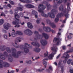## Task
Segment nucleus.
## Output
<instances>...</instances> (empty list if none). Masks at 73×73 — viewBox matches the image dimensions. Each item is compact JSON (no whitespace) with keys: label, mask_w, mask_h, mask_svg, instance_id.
Returning <instances> with one entry per match:
<instances>
[{"label":"nucleus","mask_w":73,"mask_h":73,"mask_svg":"<svg viewBox=\"0 0 73 73\" xmlns=\"http://www.w3.org/2000/svg\"><path fill=\"white\" fill-rule=\"evenodd\" d=\"M38 7L39 9L38 10V11L40 13H41V15L44 17H48V16H49L50 17L54 18L55 17L54 13L57 12L58 11L56 9L57 8V5H54L53 7L55 9H53L51 10V13H48V15L44 14V12L43 11V10H44L46 8L45 6H44L43 4H40Z\"/></svg>","instance_id":"nucleus-1"},{"label":"nucleus","mask_w":73,"mask_h":73,"mask_svg":"<svg viewBox=\"0 0 73 73\" xmlns=\"http://www.w3.org/2000/svg\"><path fill=\"white\" fill-rule=\"evenodd\" d=\"M59 10L60 11H62V12L58 14L57 15V17H61L62 16H64L65 17V19L63 20L62 21V23H66V21L67 20L68 18H69V14H68V12H67L66 14V9H64V8L63 7V6L62 5H61L60 6L59 8Z\"/></svg>","instance_id":"nucleus-2"},{"label":"nucleus","mask_w":73,"mask_h":73,"mask_svg":"<svg viewBox=\"0 0 73 73\" xmlns=\"http://www.w3.org/2000/svg\"><path fill=\"white\" fill-rule=\"evenodd\" d=\"M11 49L12 52V55L13 57H15V58H18L19 56L20 55V54L21 53H23L24 52L23 51H19L16 53V50L14 48H12Z\"/></svg>","instance_id":"nucleus-3"},{"label":"nucleus","mask_w":73,"mask_h":73,"mask_svg":"<svg viewBox=\"0 0 73 73\" xmlns=\"http://www.w3.org/2000/svg\"><path fill=\"white\" fill-rule=\"evenodd\" d=\"M15 17L16 20L15 21H13L12 23L13 25H16V26H15V28H16L17 26V25H19V24H21V22L20 20L17 19L20 18V16L19 15L17 14H16L15 15Z\"/></svg>","instance_id":"nucleus-4"},{"label":"nucleus","mask_w":73,"mask_h":73,"mask_svg":"<svg viewBox=\"0 0 73 73\" xmlns=\"http://www.w3.org/2000/svg\"><path fill=\"white\" fill-rule=\"evenodd\" d=\"M56 49H57V48L56 46L51 47V50H52L53 52L48 56V58L49 59H50V60L52 59V57H54V55L56 54V52L57 51V50H56Z\"/></svg>","instance_id":"nucleus-5"},{"label":"nucleus","mask_w":73,"mask_h":73,"mask_svg":"<svg viewBox=\"0 0 73 73\" xmlns=\"http://www.w3.org/2000/svg\"><path fill=\"white\" fill-rule=\"evenodd\" d=\"M9 66V64L6 62H3L1 60H0V68H7Z\"/></svg>","instance_id":"nucleus-6"},{"label":"nucleus","mask_w":73,"mask_h":73,"mask_svg":"<svg viewBox=\"0 0 73 73\" xmlns=\"http://www.w3.org/2000/svg\"><path fill=\"white\" fill-rule=\"evenodd\" d=\"M21 40L20 39V38L19 37H17L15 39V45L14 44H13V45L16 48H19L20 47L19 44H17V43H18L19 42H21Z\"/></svg>","instance_id":"nucleus-7"},{"label":"nucleus","mask_w":73,"mask_h":73,"mask_svg":"<svg viewBox=\"0 0 73 73\" xmlns=\"http://www.w3.org/2000/svg\"><path fill=\"white\" fill-rule=\"evenodd\" d=\"M43 29L45 31V32H52V33H55V31L53 30L52 29L51 30L50 28L49 27H43Z\"/></svg>","instance_id":"nucleus-8"},{"label":"nucleus","mask_w":73,"mask_h":73,"mask_svg":"<svg viewBox=\"0 0 73 73\" xmlns=\"http://www.w3.org/2000/svg\"><path fill=\"white\" fill-rule=\"evenodd\" d=\"M4 56H6V57H7L8 56V53L6 51H5L3 52V54L2 53L0 54V58L2 59V60H5V57Z\"/></svg>","instance_id":"nucleus-9"},{"label":"nucleus","mask_w":73,"mask_h":73,"mask_svg":"<svg viewBox=\"0 0 73 73\" xmlns=\"http://www.w3.org/2000/svg\"><path fill=\"white\" fill-rule=\"evenodd\" d=\"M46 21L47 24L51 25L52 28H56V25L54 24L53 23H51L50 21L48 19L46 20Z\"/></svg>","instance_id":"nucleus-10"},{"label":"nucleus","mask_w":73,"mask_h":73,"mask_svg":"<svg viewBox=\"0 0 73 73\" xmlns=\"http://www.w3.org/2000/svg\"><path fill=\"white\" fill-rule=\"evenodd\" d=\"M24 33L26 35H28L29 36H31V35H32L33 34V32L31 30L28 29L25 30L24 31Z\"/></svg>","instance_id":"nucleus-11"},{"label":"nucleus","mask_w":73,"mask_h":73,"mask_svg":"<svg viewBox=\"0 0 73 73\" xmlns=\"http://www.w3.org/2000/svg\"><path fill=\"white\" fill-rule=\"evenodd\" d=\"M63 57L65 59L63 60V63L64 64H65V63L66 62V61H67L68 58H69V54H65L64 53Z\"/></svg>","instance_id":"nucleus-12"},{"label":"nucleus","mask_w":73,"mask_h":73,"mask_svg":"<svg viewBox=\"0 0 73 73\" xmlns=\"http://www.w3.org/2000/svg\"><path fill=\"white\" fill-rule=\"evenodd\" d=\"M42 3L46 4V5L47 6V9L48 10H49V9L51 8V7H52V6L51 5H48V3L46 2V1H43Z\"/></svg>","instance_id":"nucleus-13"},{"label":"nucleus","mask_w":73,"mask_h":73,"mask_svg":"<svg viewBox=\"0 0 73 73\" xmlns=\"http://www.w3.org/2000/svg\"><path fill=\"white\" fill-rule=\"evenodd\" d=\"M45 60L48 61V58H45L43 60V64L44 65L45 68H46V65H47V62L46 61H45Z\"/></svg>","instance_id":"nucleus-14"},{"label":"nucleus","mask_w":73,"mask_h":73,"mask_svg":"<svg viewBox=\"0 0 73 73\" xmlns=\"http://www.w3.org/2000/svg\"><path fill=\"white\" fill-rule=\"evenodd\" d=\"M40 42L42 45L45 46L47 44V42L45 40H40Z\"/></svg>","instance_id":"nucleus-15"},{"label":"nucleus","mask_w":73,"mask_h":73,"mask_svg":"<svg viewBox=\"0 0 73 73\" xmlns=\"http://www.w3.org/2000/svg\"><path fill=\"white\" fill-rule=\"evenodd\" d=\"M11 26L9 23H7L5 25H4V28L6 30H8L9 29V27H11Z\"/></svg>","instance_id":"nucleus-16"},{"label":"nucleus","mask_w":73,"mask_h":73,"mask_svg":"<svg viewBox=\"0 0 73 73\" xmlns=\"http://www.w3.org/2000/svg\"><path fill=\"white\" fill-rule=\"evenodd\" d=\"M20 7H17V9L18 10H19L21 11H23V8H24V6L23 5H19Z\"/></svg>","instance_id":"nucleus-17"},{"label":"nucleus","mask_w":73,"mask_h":73,"mask_svg":"<svg viewBox=\"0 0 73 73\" xmlns=\"http://www.w3.org/2000/svg\"><path fill=\"white\" fill-rule=\"evenodd\" d=\"M25 7H26L27 8H35V6L33 5H31V4H28L27 5H25Z\"/></svg>","instance_id":"nucleus-18"},{"label":"nucleus","mask_w":73,"mask_h":73,"mask_svg":"<svg viewBox=\"0 0 73 73\" xmlns=\"http://www.w3.org/2000/svg\"><path fill=\"white\" fill-rule=\"evenodd\" d=\"M42 36L44 37V38H45V39H48L49 38V36L47 34L42 33Z\"/></svg>","instance_id":"nucleus-19"},{"label":"nucleus","mask_w":73,"mask_h":73,"mask_svg":"<svg viewBox=\"0 0 73 73\" xmlns=\"http://www.w3.org/2000/svg\"><path fill=\"white\" fill-rule=\"evenodd\" d=\"M27 24L28 28H29L30 29H32L33 27V25H32V24L31 23L29 22L27 23Z\"/></svg>","instance_id":"nucleus-20"},{"label":"nucleus","mask_w":73,"mask_h":73,"mask_svg":"<svg viewBox=\"0 0 73 73\" xmlns=\"http://www.w3.org/2000/svg\"><path fill=\"white\" fill-rule=\"evenodd\" d=\"M70 5V3L68 2L67 3V12L69 13V11H70V7L69 6Z\"/></svg>","instance_id":"nucleus-21"},{"label":"nucleus","mask_w":73,"mask_h":73,"mask_svg":"<svg viewBox=\"0 0 73 73\" xmlns=\"http://www.w3.org/2000/svg\"><path fill=\"white\" fill-rule=\"evenodd\" d=\"M7 48H6L5 46H0V49H1V50H2V51H3V50H5Z\"/></svg>","instance_id":"nucleus-22"},{"label":"nucleus","mask_w":73,"mask_h":73,"mask_svg":"<svg viewBox=\"0 0 73 73\" xmlns=\"http://www.w3.org/2000/svg\"><path fill=\"white\" fill-rule=\"evenodd\" d=\"M24 52L25 53H28V52H29V50L27 48H25L24 49Z\"/></svg>","instance_id":"nucleus-23"},{"label":"nucleus","mask_w":73,"mask_h":73,"mask_svg":"<svg viewBox=\"0 0 73 73\" xmlns=\"http://www.w3.org/2000/svg\"><path fill=\"white\" fill-rule=\"evenodd\" d=\"M16 34L19 35H23V33L21 31H17L16 32Z\"/></svg>","instance_id":"nucleus-24"},{"label":"nucleus","mask_w":73,"mask_h":73,"mask_svg":"<svg viewBox=\"0 0 73 73\" xmlns=\"http://www.w3.org/2000/svg\"><path fill=\"white\" fill-rule=\"evenodd\" d=\"M6 50L8 53H11V50L9 47H7L6 48Z\"/></svg>","instance_id":"nucleus-25"},{"label":"nucleus","mask_w":73,"mask_h":73,"mask_svg":"<svg viewBox=\"0 0 73 73\" xmlns=\"http://www.w3.org/2000/svg\"><path fill=\"white\" fill-rule=\"evenodd\" d=\"M11 57H12V56L11 55H9V58H8V60L10 62H12L13 61L12 58Z\"/></svg>","instance_id":"nucleus-26"},{"label":"nucleus","mask_w":73,"mask_h":73,"mask_svg":"<svg viewBox=\"0 0 73 73\" xmlns=\"http://www.w3.org/2000/svg\"><path fill=\"white\" fill-rule=\"evenodd\" d=\"M57 41H59V38L55 37L54 38L53 41L54 42H56Z\"/></svg>","instance_id":"nucleus-27"},{"label":"nucleus","mask_w":73,"mask_h":73,"mask_svg":"<svg viewBox=\"0 0 73 73\" xmlns=\"http://www.w3.org/2000/svg\"><path fill=\"white\" fill-rule=\"evenodd\" d=\"M49 69H46V72H50V70H52V67L51 66H50L48 68Z\"/></svg>","instance_id":"nucleus-28"},{"label":"nucleus","mask_w":73,"mask_h":73,"mask_svg":"<svg viewBox=\"0 0 73 73\" xmlns=\"http://www.w3.org/2000/svg\"><path fill=\"white\" fill-rule=\"evenodd\" d=\"M73 52V49H71L70 50L67 51L66 52L64 53V54H68V53H70L71 52Z\"/></svg>","instance_id":"nucleus-29"},{"label":"nucleus","mask_w":73,"mask_h":73,"mask_svg":"<svg viewBox=\"0 0 73 73\" xmlns=\"http://www.w3.org/2000/svg\"><path fill=\"white\" fill-rule=\"evenodd\" d=\"M4 20L3 19H0V25H2V24L4 23Z\"/></svg>","instance_id":"nucleus-30"},{"label":"nucleus","mask_w":73,"mask_h":73,"mask_svg":"<svg viewBox=\"0 0 73 73\" xmlns=\"http://www.w3.org/2000/svg\"><path fill=\"white\" fill-rule=\"evenodd\" d=\"M57 15H56L57 18H56L55 19L54 21L55 22V23H57V22H58V21H59V19H58V17H57Z\"/></svg>","instance_id":"nucleus-31"},{"label":"nucleus","mask_w":73,"mask_h":73,"mask_svg":"<svg viewBox=\"0 0 73 73\" xmlns=\"http://www.w3.org/2000/svg\"><path fill=\"white\" fill-rule=\"evenodd\" d=\"M72 60L70 59H68L67 61L68 64V65H70V63H71V62H72Z\"/></svg>","instance_id":"nucleus-32"},{"label":"nucleus","mask_w":73,"mask_h":73,"mask_svg":"<svg viewBox=\"0 0 73 73\" xmlns=\"http://www.w3.org/2000/svg\"><path fill=\"white\" fill-rule=\"evenodd\" d=\"M32 2V0H25V3H31Z\"/></svg>","instance_id":"nucleus-33"},{"label":"nucleus","mask_w":73,"mask_h":73,"mask_svg":"<svg viewBox=\"0 0 73 73\" xmlns=\"http://www.w3.org/2000/svg\"><path fill=\"white\" fill-rule=\"evenodd\" d=\"M19 48L21 49H24V46L23 45H21L20 46Z\"/></svg>","instance_id":"nucleus-34"},{"label":"nucleus","mask_w":73,"mask_h":73,"mask_svg":"<svg viewBox=\"0 0 73 73\" xmlns=\"http://www.w3.org/2000/svg\"><path fill=\"white\" fill-rule=\"evenodd\" d=\"M44 70H45V69L44 68L42 69L41 70L38 69L37 70V71H38V72H42V71Z\"/></svg>","instance_id":"nucleus-35"},{"label":"nucleus","mask_w":73,"mask_h":73,"mask_svg":"<svg viewBox=\"0 0 73 73\" xmlns=\"http://www.w3.org/2000/svg\"><path fill=\"white\" fill-rule=\"evenodd\" d=\"M16 34L15 33H12L11 34V36L13 37H15V36H16Z\"/></svg>","instance_id":"nucleus-36"},{"label":"nucleus","mask_w":73,"mask_h":73,"mask_svg":"<svg viewBox=\"0 0 73 73\" xmlns=\"http://www.w3.org/2000/svg\"><path fill=\"white\" fill-rule=\"evenodd\" d=\"M62 3V0H59L57 3H56V4H61Z\"/></svg>","instance_id":"nucleus-37"},{"label":"nucleus","mask_w":73,"mask_h":73,"mask_svg":"<svg viewBox=\"0 0 73 73\" xmlns=\"http://www.w3.org/2000/svg\"><path fill=\"white\" fill-rule=\"evenodd\" d=\"M64 66H61L60 68H61V71L62 72V73H63L64 72Z\"/></svg>","instance_id":"nucleus-38"},{"label":"nucleus","mask_w":73,"mask_h":73,"mask_svg":"<svg viewBox=\"0 0 73 73\" xmlns=\"http://www.w3.org/2000/svg\"><path fill=\"white\" fill-rule=\"evenodd\" d=\"M9 2L10 3V4H11L12 5H15V3L12 1H9Z\"/></svg>","instance_id":"nucleus-39"},{"label":"nucleus","mask_w":73,"mask_h":73,"mask_svg":"<svg viewBox=\"0 0 73 73\" xmlns=\"http://www.w3.org/2000/svg\"><path fill=\"white\" fill-rule=\"evenodd\" d=\"M26 62L27 63V64H32V62L31 60L27 61Z\"/></svg>","instance_id":"nucleus-40"},{"label":"nucleus","mask_w":73,"mask_h":73,"mask_svg":"<svg viewBox=\"0 0 73 73\" xmlns=\"http://www.w3.org/2000/svg\"><path fill=\"white\" fill-rule=\"evenodd\" d=\"M41 20V19H39V20H37V24H39L40 23V21Z\"/></svg>","instance_id":"nucleus-41"},{"label":"nucleus","mask_w":73,"mask_h":73,"mask_svg":"<svg viewBox=\"0 0 73 73\" xmlns=\"http://www.w3.org/2000/svg\"><path fill=\"white\" fill-rule=\"evenodd\" d=\"M44 57H47L48 56V51H46V53H45L44 54Z\"/></svg>","instance_id":"nucleus-42"},{"label":"nucleus","mask_w":73,"mask_h":73,"mask_svg":"<svg viewBox=\"0 0 73 73\" xmlns=\"http://www.w3.org/2000/svg\"><path fill=\"white\" fill-rule=\"evenodd\" d=\"M32 45H34V46H36L37 45V43L36 42H33L31 43Z\"/></svg>","instance_id":"nucleus-43"},{"label":"nucleus","mask_w":73,"mask_h":73,"mask_svg":"<svg viewBox=\"0 0 73 73\" xmlns=\"http://www.w3.org/2000/svg\"><path fill=\"white\" fill-rule=\"evenodd\" d=\"M1 16H4V17H5L6 15L4 13H2L1 14Z\"/></svg>","instance_id":"nucleus-44"},{"label":"nucleus","mask_w":73,"mask_h":73,"mask_svg":"<svg viewBox=\"0 0 73 73\" xmlns=\"http://www.w3.org/2000/svg\"><path fill=\"white\" fill-rule=\"evenodd\" d=\"M41 50V49L38 48H37V52H40Z\"/></svg>","instance_id":"nucleus-45"},{"label":"nucleus","mask_w":73,"mask_h":73,"mask_svg":"<svg viewBox=\"0 0 73 73\" xmlns=\"http://www.w3.org/2000/svg\"><path fill=\"white\" fill-rule=\"evenodd\" d=\"M36 13H37V12H36V11H35V10H33L32 11V14H33L34 15H35Z\"/></svg>","instance_id":"nucleus-46"},{"label":"nucleus","mask_w":73,"mask_h":73,"mask_svg":"<svg viewBox=\"0 0 73 73\" xmlns=\"http://www.w3.org/2000/svg\"><path fill=\"white\" fill-rule=\"evenodd\" d=\"M29 46V44L28 43H26L25 44V46H26V47Z\"/></svg>","instance_id":"nucleus-47"},{"label":"nucleus","mask_w":73,"mask_h":73,"mask_svg":"<svg viewBox=\"0 0 73 73\" xmlns=\"http://www.w3.org/2000/svg\"><path fill=\"white\" fill-rule=\"evenodd\" d=\"M7 6L8 7H9V8H11L12 6H11V5L10 4H8L7 5Z\"/></svg>","instance_id":"nucleus-48"},{"label":"nucleus","mask_w":73,"mask_h":73,"mask_svg":"<svg viewBox=\"0 0 73 73\" xmlns=\"http://www.w3.org/2000/svg\"><path fill=\"white\" fill-rule=\"evenodd\" d=\"M60 56H61V54H60L56 57V59H58L60 57Z\"/></svg>","instance_id":"nucleus-49"},{"label":"nucleus","mask_w":73,"mask_h":73,"mask_svg":"<svg viewBox=\"0 0 73 73\" xmlns=\"http://www.w3.org/2000/svg\"><path fill=\"white\" fill-rule=\"evenodd\" d=\"M62 49L63 50H65L66 49V46H62Z\"/></svg>","instance_id":"nucleus-50"},{"label":"nucleus","mask_w":73,"mask_h":73,"mask_svg":"<svg viewBox=\"0 0 73 73\" xmlns=\"http://www.w3.org/2000/svg\"><path fill=\"white\" fill-rule=\"evenodd\" d=\"M67 37L68 38H69L70 39H71V38H72V37L70 35H69Z\"/></svg>","instance_id":"nucleus-51"},{"label":"nucleus","mask_w":73,"mask_h":73,"mask_svg":"<svg viewBox=\"0 0 73 73\" xmlns=\"http://www.w3.org/2000/svg\"><path fill=\"white\" fill-rule=\"evenodd\" d=\"M34 50L35 52H37V47L35 48H34Z\"/></svg>","instance_id":"nucleus-52"},{"label":"nucleus","mask_w":73,"mask_h":73,"mask_svg":"<svg viewBox=\"0 0 73 73\" xmlns=\"http://www.w3.org/2000/svg\"><path fill=\"white\" fill-rule=\"evenodd\" d=\"M20 1L21 2H23V3H25V0H20Z\"/></svg>","instance_id":"nucleus-53"},{"label":"nucleus","mask_w":73,"mask_h":73,"mask_svg":"<svg viewBox=\"0 0 73 73\" xmlns=\"http://www.w3.org/2000/svg\"><path fill=\"white\" fill-rule=\"evenodd\" d=\"M4 37L5 38V39H7V36L6 35H4Z\"/></svg>","instance_id":"nucleus-54"},{"label":"nucleus","mask_w":73,"mask_h":73,"mask_svg":"<svg viewBox=\"0 0 73 73\" xmlns=\"http://www.w3.org/2000/svg\"><path fill=\"white\" fill-rule=\"evenodd\" d=\"M20 15L21 17H23V13H21L20 14Z\"/></svg>","instance_id":"nucleus-55"},{"label":"nucleus","mask_w":73,"mask_h":73,"mask_svg":"<svg viewBox=\"0 0 73 73\" xmlns=\"http://www.w3.org/2000/svg\"><path fill=\"white\" fill-rule=\"evenodd\" d=\"M38 31H39V32H41L42 31V29H39L38 30Z\"/></svg>","instance_id":"nucleus-56"},{"label":"nucleus","mask_w":73,"mask_h":73,"mask_svg":"<svg viewBox=\"0 0 73 73\" xmlns=\"http://www.w3.org/2000/svg\"><path fill=\"white\" fill-rule=\"evenodd\" d=\"M70 73H73V70L70 69Z\"/></svg>","instance_id":"nucleus-57"},{"label":"nucleus","mask_w":73,"mask_h":73,"mask_svg":"<svg viewBox=\"0 0 73 73\" xmlns=\"http://www.w3.org/2000/svg\"><path fill=\"white\" fill-rule=\"evenodd\" d=\"M28 46V48H32V46L31 45L29 44V46Z\"/></svg>","instance_id":"nucleus-58"},{"label":"nucleus","mask_w":73,"mask_h":73,"mask_svg":"<svg viewBox=\"0 0 73 73\" xmlns=\"http://www.w3.org/2000/svg\"><path fill=\"white\" fill-rule=\"evenodd\" d=\"M3 7L4 8H7V7L6 5H4L3 6Z\"/></svg>","instance_id":"nucleus-59"},{"label":"nucleus","mask_w":73,"mask_h":73,"mask_svg":"<svg viewBox=\"0 0 73 73\" xmlns=\"http://www.w3.org/2000/svg\"><path fill=\"white\" fill-rule=\"evenodd\" d=\"M40 46V44H39L38 43V42H37V47H39Z\"/></svg>","instance_id":"nucleus-60"},{"label":"nucleus","mask_w":73,"mask_h":73,"mask_svg":"<svg viewBox=\"0 0 73 73\" xmlns=\"http://www.w3.org/2000/svg\"><path fill=\"white\" fill-rule=\"evenodd\" d=\"M34 35H36H36H37V31H34Z\"/></svg>","instance_id":"nucleus-61"},{"label":"nucleus","mask_w":73,"mask_h":73,"mask_svg":"<svg viewBox=\"0 0 73 73\" xmlns=\"http://www.w3.org/2000/svg\"><path fill=\"white\" fill-rule=\"evenodd\" d=\"M71 45H72V44L70 43L67 46H69V47H71Z\"/></svg>","instance_id":"nucleus-62"},{"label":"nucleus","mask_w":73,"mask_h":73,"mask_svg":"<svg viewBox=\"0 0 73 73\" xmlns=\"http://www.w3.org/2000/svg\"><path fill=\"white\" fill-rule=\"evenodd\" d=\"M61 62H61V61H59L58 64L59 65H60L61 64Z\"/></svg>","instance_id":"nucleus-63"},{"label":"nucleus","mask_w":73,"mask_h":73,"mask_svg":"<svg viewBox=\"0 0 73 73\" xmlns=\"http://www.w3.org/2000/svg\"><path fill=\"white\" fill-rule=\"evenodd\" d=\"M68 0H64V3H66Z\"/></svg>","instance_id":"nucleus-64"}]
</instances>
